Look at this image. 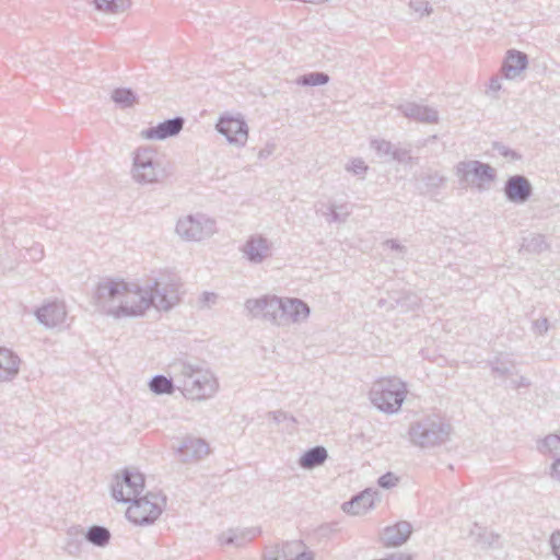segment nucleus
<instances>
[{
    "mask_svg": "<svg viewBox=\"0 0 560 560\" xmlns=\"http://www.w3.org/2000/svg\"><path fill=\"white\" fill-rule=\"evenodd\" d=\"M398 481H399V478L394 472L388 471L378 478L377 485L381 488L390 489V488L395 487L398 483Z\"/></svg>",
    "mask_w": 560,
    "mask_h": 560,
    "instance_id": "obj_42",
    "label": "nucleus"
},
{
    "mask_svg": "<svg viewBox=\"0 0 560 560\" xmlns=\"http://www.w3.org/2000/svg\"><path fill=\"white\" fill-rule=\"evenodd\" d=\"M368 165L364 163L362 159H353L346 166V170L354 175H364L368 171Z\"/></svg>",
    "mask_w": 560,
    "mask_h": 560,
    "instance_id": "obj_41",
    "label": "nucleus"
},
{
    "mask_svg": "<svg viewBox=\"0 0 560 560\" xmlns=\"http://www.w3.org/2000/svg\"><path fill=\"white\" fill-rule=\"evenodd\" d=\"M528 66V57L525 52L511 49L508 50L503 60L501 71L505 79L512 80L518 77Z\"/></svg>",
    "mask_w": 560,
    "mask_h": 560,
    "instance_id": "obj_19",
    "label": "nucleus"
},
{
    "mask_svg": "<svg viewBox=\"0 0 560 560\" xmlns=\"http://www.w3.org/2000/svg\"><path fill=\"white\" fill-rule=\"evenodd\" d=\"M149 387L151 392L156 395H170L174 393L175 388H177V384L173 373L171 372V377H166L164 375L153 376L149 382Z\"/></svg>",
    "mask_w": 560,
    "mask_h": 560,
    "instance_id": "obj_29",
    "label": "nucleus"
},
{
    "mask_svg": "<svg viewBox=\"0 0 560 560\" xmlns=\"http://www.w3.org/2000/svg\"><path fill=\"white\" fill-rule=\"evenodd\" d=\"M245 308L254 317L261 316L271 324L281 326L283 298L264 295L258 299H248L245 302Z\"/></svg>",
    "mask_w": 560,
    "mask_h": 560,
    "instance_id": "obj_9",
    "label": "nucleus"
},
{
    "mask_svg": "<svg viewBox=\"0 0 560 560\" xmlns=\"http://www.w3.org/2000/svg\"><path fill=\"white\" fill-rule=\"evenodd\" d=\"M390 159L399 163H407L411 160L410 151L407 149L394 148Z\"/></svg>",
    "mask_w": 560,
    "mask_h": 560,
    "instance_id": "obj_46",
    "label": "nucleus"
},
{
    "mask_svg": "<svg viewBox=\"0 0 560 560\" xmlns=\"http://www.w3.org/2000/svg\"><path fill=\"white\" fill-rule=\"evenodd\" d=\"M185 119L180 116L166 119L156 126L143 129L140 136L147 140H165L177 136L184 128Z\"/></svg>",
    "mask_w": 560,
    "mask_h": 560,
    "instance_id": "obj_16",
    "label": "nucleus"
},
{
    "mask_svg": "<svg viewBox=\"0 0 560 560\" xmlns=\"http://www.w3.org/2000/svg\"><path fill=\"white\" fill-rule=\"evenodd\" d=\"M218 295L213 292H203L200 296V307H210L217 302Z\"/></svg>",
    "mask_w": 560,
    "mask_h": 560,
    "instance_id": "obj_48",
    "label": "nucleus"
},
{
    "mask_svg": "<svg viewBox=\"0 0 560 560\" xmlns=\"http://www.w3.org/2000/svg\"><path fill=\"white\" fill-rule=\"evenodd\" d=\"M215 129L230 144L237 148L245 147L248 140V126L241 115H222L215 124Z\"/></svg>",
    "mask_w": 560,
    "mask_h": 560,
    "instance_id": "obj_10",
    "label": "nucleus"
},
{
    "mask_svg": "<svg viewBox=\"0 0 560 560\" xmlns=\"http://www.w3.org/2000/svg\"><path fill=\"white\" fill-rule=\"evenodd\" d=\"M177 388L183 395L192 400L211 398L219 388L213 373L200 364L185 359H176L170 364Z\"/></svg>",
    "mask_w": 560,
    "mask_h": 560,
    "instance_id": "obj_2",
    "label": "nucleus"
},
{
    "mask_svg": "<svg viewBox=\"0 0 560 560\" xmlns=\"http://www.w3.org/2000/svg\"><path fill=\"white\" fill-rule=\"evenodd\" d=\"M37 320L46 328L60 327L67 318V308L61 301H50L35 311Z\"/></svg>",
    "mask_w": 560,
    "mask_h": 560,
    "instance_id": "obj_15",
    "label": "nucleus"
},
{
    "mask_svg": "<svg viewBox=\"0 0 560 560\" xmlns=\"http://www.w3.org/2000/svg\"><path fill=\"white\" fill-rule=\"evenodd\" d=\"M378 305H380V306L384 305V301H383V300H380V301H378Z\"/></svg>",
    "mask_w": 560,
    "mask_h": 560,
    "instance_id": "obj_55",
    "label": "nucleus"
},
{
    "mask_svg": "<svg viewBox=\"0 0 560 560\" xmlns=\"http://www.w3.org/2000/svg\"><path fill=\"white\" fill-rule=\"evenodd\" d=\"M96 10L104 11L110 14H119L127 11L130 5V0H94Z\"/></svg>",
    "mask_w": 560,
    "mask_h": 560,
    "instance_id": "obj_31",
    "label": "nucleus"
},
{
    "mask_svg": "<svg viewBox=\"0 0 560 560\" xmlns=\"http://www.w3.org/2000/svg\"><path fill=\"white\" fill-rule=\"evenodd\" d=\"M93 298L102 308L109 302L119 301L118 307L106 310V314L115 318L137 317L151 306L171 310L178 302V285L166 277L149 280L145 288L107 278L97 284Z\"/></svg>",
    "mask_w": 560,
    "mask_h": 560,
    "instance_id": "obj_1",
    "label": "nucleus"
},
{
    "mask_svg": "<svg viewBox=\"0 0 560 560\" xmlns=\"http://www.w3.org/2000/svg\"><path fill=\"white\" fill-rule=\"evenodd\" d=\"M472 164V160L471 161H462V162H458L455 167H454V171H455V175L458 177V180H459V184L462 187H467L468 184H469V175H471V166Z\"/></svg>",
    "mask_w": 560,
    "mask_h": 560,
    "instance_id": "obj_36",
    "label": "nucleus"
},
{
    "mask_svg": "<svg viewBox=\"0 0 560 560\" xmlns=\"http://www.w3.org/2000/svg\"><path fill=\"white\" fill-rule=\"evenodd\" d=\"M371 148L374 149L378 156H392L394 145L387 140L374 139L371 141Z\"/></svg>",
    "mask_w": 560,
    "mask_h": 560,
    "instance_id": "obj_37",
    "label": "nucleus"
},
{
    "mask_svg": "<svg viewBox=\"0 0 560 560\" xmlns=\"http://www.w3.org/2000/svg\"><path fill=\"white\" fill-rule=\"evenodd\" d=\"M398 109L405 117L420 122L435 124L439 121L438 110L429 106L409 102L399 105Z\"/></svg>",
    "mask_w": 560,
    "mask_h": 560,
    "instance_id": "obj_20",
    "label": "nucleus"
},
{
    "mask_svg": "<svg viewBox=\"0 0 560 560\" xmlns=\"http://www.w3.org/2000/svg\"><path fill=\"white\" fill-rule=\"evenodd\" d=\"M328 459V452L327 450L322 446L317 445L314 447L308 448L305 451L302 456L299 458V466L303 469H314L316 467H319L324 465V463Z\"/></svg>",
    "mask_w": 560,
    "mask_h": 560,
    "instance_id": "obj_23",
    "label": "nucleus"
},
{
    "mask_svg": "<svg viewBox=\"0 0 560 560\" xmlns=\"http://www.w3.org/2000/svg\"><path fill=\"white\" fill-rule=\"evenodd\" d=\"M273 145H267L258 152V159L265 160L273 153Z\"/></svg>",
    "mask_w": 560,
    "mask_h": 560,
    "instance_id": "obj_52",
    "label": "nucleus"
},
{
    "mask_svg": "<svg viewBox=\"0 0 560 560\" xmlns=\"http://www.w3.org/2000/svg\"><path fill=\"white\" fill-rule=\"evenodd\" d=\"M171 174L156 149L139 147L133 152L131 176L136 183L140 185L159 184Z\"/></svg>",
    "mask_w": 560,
    "mask_h": 560,
    "instance_id": "obj_4",
    "label": "nucleus"
},
{
    "mask_svg": "<svg viewBox=\"0 0 560 560\" xmlns=\"http://www.w3.org/2000/svg\"><path fill=\"white\" fill-rule=\"evenodd\" d=\"M533 185L524 175L510 176L503 187V192L508 201L515 205L527 202L533 196Z\"/></svg>",
    "mask_w": 560,
    "mask_h": 560,
    "instance_id": "obj_13",
    "label": "nucleus"
},
{
    "mask_svg": "<svg viewBox=\"0 0 560 560\" xmlns=\"http://www.w3.org/2000/svg\"><path fill=\"white\" fill-rule=\"evenodd\" d=\"M26 254L30 260L34 262L40 261L45 256L44 246L40 243H33L26 248Z\"/></svg>",
    "mask_w": 560,
    "mask_h": 560,
    "instance_id": "obj_40",
    "label": "nucleus"
},
{
    "mask_svg": "<svg viewBox=\"0 0 560 560\" xmlns=\"http://www.w3.org/2000/svg\"><path fill=\"white\" fill-rule=\"evenodd\" d=\"M427 194H436L446 183V177L439 172H428L420 176Z\"/></svg>",
    "mask_w": 560,
    "mask_h": 560,
    "instance_id": "obj_32",
    "label": "nucleus"
},
{
    "mask_svg": "<svg viewBox=\"0 0 560 560\" xmlns=\"http://www.w3.org/2000/svg\"><path fill=\"white\" fill-rule=\"evenodd\" d=\"M385 246H387L388 248L393 249V250H397L401 254H405L407 252V248L406 246L401 245L398 241L396 240H387L385 241Z\"/></svg>",
    "mask_w": 560,
    "mask_h": 560,
    "instance_id": "obj_49",
    "label": "nucleus"
},
{
    "mask_svg": "<svg viewBox=\"0 0 560 560\" xmlns=\"http://www.w3.org/2000/svg\"><path fill=\"white\" fill-rule=\"evenodd\" d=\"M470 537L481 548H495L500 546V535L478 524H474V527L470 529Z\"/></svg>",
    "mask_w": 560,
    "mask_h": 560,
    "instance_id": "obj_24",
    "label": "nucleus"
},
{
    "mask_svg": "<svg viewBox=\"0 0 560 560\" xmlns=\"http://www.w3.org/2000/svg\"><path fill=\"white\" fill-rule=\"evenodd\" d=\"M529 384H530L529 381L526 377L522 376L520 378V381L517 382L516 387L517 388L518 387H527V386H529Z\"/></svg>",
    "mask_w": 560,
    "mask_h": 560,
    "instance_id": "obj_54",
    "label": "nucleus"
},
{
    "mask_svg": "<svg viewBox=\"0 0 560 560\" xmlns=\"http://www.w3.org/2000/svg\"><path fill=\"white\" fill-rule=\"evenodd\" d=\"M550 546L557 560H560V530H556L551 534Z\"/></svg>",
    "mask_w": 560,
    "mask_h": 560,
    "instance_id": "obj_47",
    "label": "nucleus"
},
{
    "mask_svg": "<svg viewBox=\"0 0 560 560\" xmlns=\"http://www.w3.org/2000/svg\"><path fill=\"white\" fill-rule=\"evenodd\" d=\"M471 175L479 182L476 186L479 190L485 189L483 183L491 184L497 179V171L490 164L472 160Z\"/></svg>",
    "mask_w": 560,
    "mask_h": 560,
    "instance_id": "obj_25",
    "label": "nucleus"
},
{
    "mask_svg": "<svg viewBox=\"0 0 560 560\" xmlns=\"http://www.w3.org/2000/svg\"><path fill=\"white\" fill-rule=\"evenodd\" d=\"M210 451V445L205 439L194 435L184 436L176 447V454L184 464L202 460Z\"/></svg>",
    "mask_w": 560,
    "mask_h": 560,
    "instance_id": "obj_11",
    "label": "nucleus"
},
{
    "mask_svg": "<svg viewBox=\"0 0 560 560\" xmlns=\"http://www.w3.org/2000/svg\"><path fill=\"white\" fill-rule=\"evenodd\" d=\"M310 306L296 298H283L281 326H288L291 323H301L310 316Z\"/></svg>",
    "mask_w": 560,
    "mask_h": 560,
    "instance_id": "obj_17",
    "label": "nucleus"
},
{
    "mask_svg": "<svg viewBox=\"0 0 560 560\" xmlns=\"http://www.w3.org/2000/svg\"><path fill=\"white\" fill-rule=\"evenodd\" d=\"M144 476L138 470L125 468L121 476H116L112 485V497L122 503H128L141 494L144 489Z\"/></svg>",
    "mask_w": 560,
    "mask_h": 560,
    "instance_id": "obj_8",
    "label": "nucleus"
},
{
    "mask_svg": "<svg viewBox=\"0 0 560 560\" xmlns=\"http://www.w3.org/2000/svg\"><path fill=\"white\" fill-rule=\"evenodd\" d=\"M493 150L497 151L500 155L510 159L512 161H520L522 155L513 149L504 145L501 142H494L492 145Z\"/></svg>",
    "mask_w": 560,
    "mask_h": 560,
    "instance_id": "obj_38",
    "label": "nucleus"
},
{
    "mask_svg": "<svg viewBox=\"0 0 560 560\" xmlns=\"http://www.w3.org/2000/svg\"><path fill=\"white\" fill-rule=\"evenodd\" d=\"M550 475L552 478L560 480V457H558L557 460H555L551 465Z\"/></svg>",
    "mask_w": 560,
    "mask_h": 560,
    "instance_id": "obj_51",
    "label": "nucleus"
},
{
    "mask_svg": "<svg viewBox=\"0 0 560 560\" xmlns=\"http://www.w3.org/2000/svg\"><path fill=\"white\" fill-rule=\"evenodd\" d=\"M83 536L88 542L96 547H105L110 540L109 529L101 525H93L89 527L85 533L83 532Z\"/></svg>",
    "mask_w": 560,
    "mask_h": 560,
    "instance_id": "obj_28",
    "label": "nucleus"
},
{
    "mask_svg": "<svg viewBox=\"0 0 560 560\" xmlns=\"http://www.w3.org/2000/svg\"><path fill=\"white\" fill-rule=\"evenodd\" d=\"M489 364L491 366L492 373L499 377H506L511 373L509 365L500 358H495L494 360L490 361Z\"/></svg>",
    "mask_w": 560,
    "mask_h": 560,
    "instance_id": "obj_39",
    "label": "nucleus"
},
{
    "mask_svg": "<svg viewBox=\"0 0 560 560\" xmlns=\"http://www.w3.org/2000/svg\"><path fill=\"white\" fill-rule=\"evenodd\" d=\"M390 560H415L412 556L406 553L393 555Z\"/></svg>",
    "mask_w": 560,
    "mask_h": 560,
    "instance_id": "obj_53",
    "label": "nucleus"
},
{
    "mask_svg": "<svg viewBox=\"0 0 560 560\" xmlns=\"http://www.w3.org/2000/svg\"><path fill=\"white\" fill-rule=\"evenodd\" d=\"M112 100L122 109L138 103V95L128 88H117L112 92Z\"/></svg>",
    "mask_w": 560,
    "mask_h": 560,
    "instance_id": "obj_30",
    "label": "nucleus"
},
{
    "mask_svg": "<svg viewBox=\"0 0 560 560\" xmlns=\"http://www.w3.org/2000/svg\"><path fill=\"white\" fill-rule=\"evenodd\" d=\"M260 533L261 530L259 527H250L242 530H230L229 535L224 538L223 544L241 547L252 541L255 537L260 535Z\"/></svg>",
    "mask_w": 560,
    "mask_h": 560,
    "instance_id": "obj_26",
    "label": "nucleus"
},
{
    "mask_svg": "<svg viewBox=\"0 0 560 560\" xmlns=\"http://www.w3.org/2000/svg\"><path fill=\"white\" fill-rule=\"evenodd\" d=\"M411 533V524L407 521H400L393 526L385 527L381 539L386 547H398L409 539Z\"/></svg>",
    "mask_w": 560,
    "mask_h": 560,
    "instance_id": "obj_18",
    "label": "nucleus"
},
{
    "mask_svg": "<svg viewBox=\"0 0 560 560\" xmlns=\"http://www.w3.org/2000/svg\"><path fill=\"white\" fill-rule=\"evenodd\" d=\"M328 82L329 75L320 71L305 73L296 79V83L302 86H318Z\"/></svg>",
    "mask_w": 560,
    "mask_h": 560,
    "instance_id": "obj_33",
    "label": "nucleus"
},
{
    "mask_svg": "<svg viewBox=\"0 0 560 560\" xmlns=\"http://www.w3.org/2000/svg\"><path fill=\"white\" fill-rule=\"evenodd\" d=\"M126 511L127 518L136 525H151L162 514L166 498L161 492H148L131 500Z\"/></svg>",
    "mask_w": 560,
    "mask_h": 560,
    "instance_id": "obj_6",
    "label": "nucleus"
},
{
    "mask_svg": "<svg viewBox=\"0 0 560 560\" xmlns=\"http://www.w3.org/2000/svg\"><path fill=\"white\" fill-rule=\"evenodd\" d=\"M84 540L83 528L81 526H72L67 532L65 550L71 556H79Z\"/></svg>",
    "mask_w": 560,
    "mask_h": 560,
    "instance_id": "obj_27",
    "label": "nucleus"
},
{
    "mask_svg": "<svg viewBox=\"0 0 560 560\" xmlns=\"http://www.w3.org/2000/svg\"><path fill=\"white\" fill-rule=\"evenodd\" d=\"M268 416L276 422V423H281L283 421H290L292 422L293 424L296 423V419L292 416V415H289L288 412L285 411H282V410H276V411H270L268 413Z\"/></svg>",
    "mask_w": 560,
    "mask_h": 560,
    "instance_id": "obj_45",
    "label": "nucleus"
},
{
    "mask_svg": "<svg viewBox=\"0 0 560 560\" xmlns=\"http://www.w3.org/2000/svg\"><path fill=\"white\" fill-rule=\"evenodd\" d=\"M328 0H325V2H327Z\"/></svg>",
    "mask_w": 560,
    "mask_h": 560,
    "instance_id": "obj_56",
    "label": "nucleus"
},
{
    "mask_svg": "<svg viewBox=\"0 0 560 560\" xmlns=\"http://www.w3.org/2000/svg\"><path fill=\"white\" fill-rule=\"evenodd\" d=\"M20 368V358L7 348H0V382L13 380Z\"/></svg>",
    "mask_w": 560,
    "mask_h": 560,
    "instance_id": "obj_22",
    "label": "nucleus"
},
{
    "mask_svg": "<svg viewBox=\"0 0 560 560\" xmlns=\"http://www.w3.org/2000/svg\"><path fill=\"white\" fill-rule=\"evenodd\" d=\"M532 329L536 335L542 336L549 330V320L547 317L536 319L532 324Z\"/></svg>",
    "mask_w": 560,
    "mask_h": 560,
    "instance_id": "obj_44",
    "label": "nucleus"
},
{
    "mask_svg": "<svg viewBox=\"0 0 560 560\" xmlns=\"http://www.w3.org/2000/svg\"><path fill=\"white\" fill-rule=\"evenodd\" d=\"M175 230L177 235L186 242H200L217 232V222L198 212L179 218Z\"/></svg>",
    "mask_w": 560,
    "mask_h": 560,
    "instance_id": "obj_7",
    "label": "nucleus"
},
{
    "mask_svg": "<svg viewBox=\"0 0 560 560\" xmlns=\"http://www.w3.org/2000/svg\"><path fill=\"white\" fill-rule=\"evenodd\" d=\"M523 248L530 253H542L549 248L546 238L541 234H533L523 240Z\"/></svg>",
    "mask_w": 560,
    "mask_h": 560,
    "instance_id": "obj_34",
    "label": "nucleus"
},
{
    "mask_svg": "<svg viewBox=\"0 0 560 560\" xmlns=\"http://www.w3.org/2000/svg\"><path fill=\"white\" fill-rule=\"evenodd\" d=\"M409 7L415 11L419 12L422 15H430L432 13V8L429 2L425 0H411L409 2Z\"/></svg>",
    "mask_w": 560,
    "mask_h": 560,
    "instance_id": "obj_43",
    "label": "nucleus"
},
{
    "mask_svg": "<svg viewBox=\"0 0 560 560\" xmlns=\"http://www.w3.org/2000/svg\"><path fill=\"white\" fill-rule=\"evenodd\" d=\"M351 213V209L347 203H342L339 206L331 205L328 208V212L325 213L327 221L329 223H343L348 219Z\"/></svg>",
    "mask_w": 560,
    "mask_h": 560,
    "instance_id": "obj_35",
    "label": "nucleus"
},
{
    "mask_svg": "<svg viewBox=\"0 0 560 560\" xmlns=\"http://www.w3.org/2000/svg\"><path fill=\"white\" fill-rule=\"evenodd\" d=\"M406 385L397 377H385L374 382L370 390L373 405L380 410L397 412L406 397Z\"/></svg>",
    "mask_w": 560,
    "mask_h": 560,
    "instance_id": "obj_5",
    "label": "nucleus"
},
{
    "mask_svg": "<svg viewBox=\"0 0 560 560\" xmlns=\"http://www.w3.org/2000/svg\"><path fill=\"white\" fill-rule=\"evenodd\" d=\"M300 540L285 541L276 546L275 552L264 553V560H313L312 551L304 550Z\"/></svg>",
    "mask_w": 560,
    "mask_h": 560,
    "instance_id": "obj_14",
    "label": "nucleus"
},
{
    "mask_svg": "<svg viewBox=\"0 0 560 560\" xmlns=\"http://www.w3.org/2000/svg\"><path fill=\"white\" fill-rule=\"evenodd\" d=\"M452 424L440 415H428L409 425L408 434L413 445L433 448L450 441Z\"/></svg>",
    "mask_w": 560,
    "mask_h": 560,
    "instance_id": "obj_3",
    "label": "nucleus"
},
{
    "mask_svg": "<svg viewBox=\"0 0 560 560\" xmlns=\"http://www.w3.org/2000/svg\"><path fill=\"white\" fill-rule=\"evenodd\" d=\"M243 257L253 265H259L272 255L271 242L261 234L250 235L240 248Z\"/></svg>",
    "mask_w": 560,
    "mask_h": 560,
    "instance_id": "obj_12",
    "label": "nucleus"
},
{
    "mask_svg": "<svg viewBox=\"0 0 560 560\" xmlns=\"http://www.w3.org/2000/svg\"><path fill=\"white\" fill-rule=\"evenodd\" d=\"M377 495L376 491L365 489L360 493L352 497L350 501L342 503V511L351 515H360L368 512L374 505V498Z\"/></svg>",
    "mask_w": 560,
    "mask_h": 560,
    "instance_id": "obj_21",
    "label": "nucleus"
},
{
    "mask_svg": "<svg viewBox=\"0 0 560 560\" xmlns=\"http://www.w3.org/2000/svg\"><path fill=\"white\" fill-rule=\"evenodd\" d=\"M501 80L498 77H493L489 82V92L497 94L501 90Z\"/></svg>",
    "mask_w": 560,
    "mask_h": 560,
    "instance_id": "obj_50",
    "label": "nucleus"
}]
</instances>
